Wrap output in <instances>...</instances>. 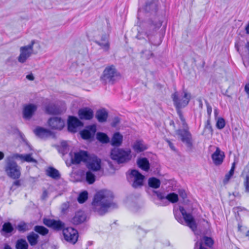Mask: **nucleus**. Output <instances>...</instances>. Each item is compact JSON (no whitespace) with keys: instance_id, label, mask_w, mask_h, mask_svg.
I'll list each match as a JSON object with an SVG mask.
<instances>
[{"instance_id":"obj_1","label":"nucleus","mask_w":249,"mask_h":249,"mask_svg":"<svg viewBox=\"0 0 249 249\" xmlns=\"http://www.w3.org/2000/svg\"><path fill=\"white\" fill-rule=\"evenodd\" d=\"M113 195L108 190H101L94 196L91 204V211L99 215H104L109 211L118 208L113 201Z\"/></svg>"},{"instance_id":"obj_2","label":"nucleus","mask_w":249,"mask_h":249,"mask_svg":"<svg viewBox=\"0 0 249 249\" xmlns=\"http://www.w3.org/2000/svg\"><path fill=\"white\" fill-rule=\"evenodd\" d=\"M183 95L181 98L178 97L177 92H175L172 95V98L174 102V104L177 108V113L179 116V118L181 121L182 124H185L186 122L183 116L181 108L184 107L189 103L191 99V94L188 93L186 90L183 91Z\"/></svg>"},{"instance_id":"obj_3","label":"nucleus","mask_w":249,"mask_h":249,"mask_svg":"<svg viewBox=\"0 0 249 249\" xmlns=\"http://www.w3.org/2000/svg\"><path fill=\"white\" fill-rule=\"evenodd\" d=\"M161 24L162 22L157 18H156L154 20L150 21L149 25L147 27L145 32V34L148 39L149 46L151 47V45L158 46L161 43L160 38L156 41L155 38L157 30L160 27Z\"/></svg>"},{"instance_id":"obj_4","label":"nucleus","mask_w":249,"mask_h":249,"mask_svg":"<svg viewBox=\"0 0 249 249\" xmlns=\"http://www.w3.org/2000/svg\"><path fill=\"white\" fill-rule=\"evenodd\" d=\"M120 75L119 72L114 66H109L104 70L101 76V80L105 84L107 83L113 84L120 77Z\"/></svg>"},{"instance_id":"obj_5","label":"nucleus","mask_w":249,"mask_h":249,"mask_svg":"<svg viewBox=\"0 0 249 249\" xmlns=\"http://www.w3.org/2000/svg\"><path fill=\"white\" fill-rule=\"evenodd\" d=\"M130 150L125 151L123 149L115 148L110 153L111 158L116 160L118 163L127 162L131 158Z\"/></svg>"},{"instance_id":"obj_6","label":"nucleus","mask_w":249,"mask_h":249,"mask_svg":"<svg viewBox=\"0 0 249 249\" xmlns=\"http://www.w3.org/2000/svg\"><path fill=\"white\" fill-rule=\"evenodd\" d=\"M5 171L7 175L12 178L17 179L20 176V167L15 161L10 159L6 161Z\"/></svg>"},{"instance_id":"obj_7","label":"nucleus","mask_w":249,"mask_h":249,"mask_svg":"<svg viewBox=\"0 0 249 249\" xmlns=\"http://www.w3.org/2000/svg\"><path fill=\"white\" fill-rule=\"evenodd\" d=\"M35 44V40H32L29 44L22 46L20 48V54L18 57V61L23 63L33 54V46Z\"/></svg>"},{"instance_id":"obj_8","label":"nucleus","mask_w":249,"mask_h":249,"mask_svg":"<svg viewBox=\"0 0 249 249\" xmlns=\"http://www.w3.org/2000/svg\"><path fill=\"white\" fill-rule=\"evenodd\" d=\"M176 134L180 138L181 141L189 149H192L193 144L192 135L187 129H178L176 130Z\"/></svg>"},{"instance_id":"obj_9","label":"nucleus","mask_w":249,"mask_h":249,"mask_svg":"<svg viewBox=\"0 0 249 249\" xmlns=\"http://www.w3.org/2000/svg\"><path fill=\"white\" fill-rule=\"evenodd\" d=\"M144 176L136 170H132L129 174V179L133 183L132 186L135 188L142 186Z\"/></svg>"},{"instance_id":"obj_10","label":"nucleus","mask_w":249,"mask_h":249,"mask_svg":"<svg viewBox=\"0 0 249 249\" xmlns=\"http://www.w3.org/2000/svg\"><path fill=\"white\" fill-rule=\"evenodd\" d=\"M70 155L71 157V162L74 164H79L81 162H86L89 156L87 151L83 150L74 152L73 156L72 153H70Z\"/></svg>"},{"instance_id":"obj_11","label":"nucleus","mask_w":249,"mask_h":249,"mask_svg":"<svg viewBox=\"0 0 249 249\" xmlns=\"http://www.w3.org/2000/svg\"><path fill=\"white\" fill-rule=\"evenodd\" d=\"M63 234L65 240L71 244H74L78 240V232L72 228L63 229Z\"/></svg>"},{"instance_id":"obj_12","label":"nucleus","mask_w":249,"mask_h":249,"mask_svg":"<svg viewBox=\"0 0 249 249\" xmlns=\"http://www.w3.org/2000/svg\"><path fill=\"white\" fill-rule=\"evenodd\" d=\"M179 209L181 214L183 218H182L183 219V221H184L186 222L187 225L191 229L192 231H196V230L197 226L192 215L190 213H187L183 207L180 206Z\"/></svg>"},{"instance_id":"obj_13","label":"nucleus","mask_w":249,"mask_h":249,"mask_svg":"<svg viewBox=\"0 0 249 249\" xmlns=\"http://www.w3.org/2000/svg\"><path fill=\"white\" fill-rule=\"evenodd\" d=\"M34 132L36 137L42 139L50 137L53 138L55 136L54 132L52 130L46 129L39 126L36 127L34 130Z\"/></svg>"},{"instance_id":"obj_14","label":"nucleus","mask_w":249,"mask_h":249,"mask_svg":"<svg viewBox=\"0 0 249 249\" xmlns=\"http://www.w3.org/2000/svg\"><path fill=\"white\" fill-rule=\"evenodd\" d=\"M86 163H87V167L92 171H97L101 169V160L95 156H89Z\"/></svg>"},{"instance_id":"obj_15","label":"nucleus","mask_w":249,"mask_h":249,"mask_svg":"<svg viewBox=\"0 0 249 249\" xmlns=\"http://www.w3.org/2000/svg\"><path fill=\"white\" fill-rule=\"evenodd\" d=\"M77 114L81 120H90L93 118L94 115L92 109L87 107L79 109Z\"/></svg>"},{"instance_id":"obj_16","label":"nucleus","mask_w":249,"mask_h":249,"mask_svg":"<svg viewBox=\"0 0 249 249\" xmlns=\"http://www.w3.org/2000/svg\"><path fill=\"white\" fill-rule=\"evenodd\" d=\"M43 223L47 226L57 231L63 230L65 227V224L60 220L44 218Z\"/></svg>"},{"instance_id":"obj_17","label":"nucleus","mask_w":249,"mask_h":249,"mask_svg":"<svg viewBox=\"0 0 249 249\" xmlns=\"http://www.w3.org/2000/svg\"><path fill=\"white\" fill-rule=\"evenodd\" d=\"M96 125H87L85 129L80 131V134L82 139L89 140L93 137L96 131Z\"/></svg>"},{"instance_id":"obj_18","label":"nucleus","mask_w":249,"mask_h":249,"mask_svg":"<svg viewBox=\"0 0 249 249\" xmlns=\"http://www.w3.org/2000/svg\"><path fill=\"white\" fill-rule=\"evenodd\" d=\"M224 158V153L219 147H216V150L212 155L213 161L216 166L220 165L222 163Z\"/></svg>"},{"instance_id":"obj_19","label":"nucleus","mask_w":249,"mask_h":249,"mask_svg":"<svg viewBox=\"0 0 249 249\" xmlns=\"http://www.w3.org/2000/svg\"><path fill=\"white\" fill-rule=\"evenodd\" d=\"M108 35H102L99 40H96L95 42L98 44L105 52H107L110 48V44L108 41Z\"/></svg>"},{"instance_id":"obj_20","label":"nucleus","mask_w":249,"mask_h":249,"mask_svg":"<svg viewBox=\"0 0 249 249\" xmlns=\"http://www.w3.org/2000/svg\"><path fill=\"white\" fill-rule=\"evenodd\" d=\"M45 112L49 115H59L63 113V110L60 107L54 104H49L45 107Z\"/></svg>"},{"instance_id":"obj_21","label":"nucleus","mask_w":249,"mask_h":249,"mask_svg":"<svg viewBox=\"0 0 249 249\" xmlns=\"http://www.w3.org/2000/svg\"><path fill=\"white\" fill-rule=\"evenodd\" d=\"M108 117V112L105 108L98 109L95 113V118L99 123H103L106 122Z\"/></svg>"},{"instance_id":"obj_22","label":"nucleus","mask_w":249,"mask_h":249,"mask_svg":"<svg viewBox=\"0 0 249 249\" xmlns=\"http://www.w3.org/2000/svg\"><path fill=\"white\" fill-rule=\"evenodd\" d=\"M86 219V215L83 211L76 212L72 218L71 222L75 225H78L84 222Z\"/></svg>"},{"instance_id":"obj_23","label":"nucleus","mask_w":249,"mask_h":249,"mask_svg":"<svg viewBox=\"0 0 249 249\" xmlns=\"http://www.w3.org/2000/svg\"><path fill=\"white\" fill-rule=\"evenodd\" d=\"M14 157L16 159H19L22 162H34L36 163V160L32 157L31 154H16L14 155Z\"/></svg>"},{"instance_id":"obj_24","label":"nucleus","mask_w":249,"mask_h":249,"mask_svg":"<svg viewBox=\"0 0 249 249\" xmlns=\"http://www.w3.org/2000/svg\"><path fill=\"white\" fill-rule=\"evenodd\" d=\"M137 164L141 169L145 171H148L149 169L150 164L149 161L145 158H140L137 160Z\"/></svg>"},{"instance_id":"obj_25","label":"nucleus","mask_w":249,"mask_h":249,"mask_svg":"<svg viewBox=\"0 0 249 249\" xmlns=\"http://www.w3.org/2000/svg\"><path fill=\"white\" fill-rule=\"evenodd\" d=\"M245 49L247 52H245L244 53H241V56L244 66L247 67L249 66V42H247L246 44Z\"/></svg>"},{"instance_id":"obj_26","label":"nucleus","mask_w":249,"mask_h":249,"mask_svg":"<svg viewBox=\"0 0 249 249\" xmlns=\"http://www.w3.org/2000/svg\"><path fill=\"white\" fill-rule=\"evenodd\" d=\"M46 175L55 179H58L60 177V174L59 171L56 169L52 167H49L46 170Z\"/></svg>"},{"instance_id":"obj_27","label":"nucleus","mask_w":249,"mask_h":249,"mask_svg":"<svg viewBox=\"0 0 249 249\" xmlns=\"http://www.w3.org/2000/svg\"><path fill=\"white\" fill-rule=\"evenodd\" d=\"M123 136L119 133H115L111 139V143L113 146H119L122 143Z\"/></svg>"},{"instance_id":"obj_28","label":"nucleus","mask_w":249,"mask_h":249,"mask_svg":"<svg viewBox=\"0 0 249 249\" xmlns=\"http://www.w3.org/2000/svg\"><path fill=\"white\" fill-rule=\"evenodd\" d=\"M38 238V235L34 232H31L27 236L28 241L30 245L32 246H34L37 244Z\"/></svg>"},{"instance_id":"obj_29","label":"nucleus","mask_w":249,"mask_h":249,"mask_svg":"<svg viewBox=\"0 0 249 249\" xmlns=\"http://www.w3.org/2000/svg\"><path fill=\"white\" fill-rule=\"evenodd\" d=\"M133 148L137 152H141L146 149L147 147L144 144L143 141H137L133 145Z\"/></svg>"},{"instance_id":"obj_30","label":"nucleus","mask_w":249,"mask_h":249,"mask_svg":"<svg viewBox=\"0 0 249 249\" xmlns=\"http://www.w3.org/2000/svg\"><path fill=\"white\" fill-rule=\"evenodd\" d=\"M15 248L16 249H28V244L25 239H20L17 241Z\"/></svg>"},{"instance_id":"obj_31","label":"nucleus","mask_w":249,"mask_h":249,"mask_svg":"<svg viewBox=\"0 0 249 249\" xmlns=\"http://www.w3.org/2000/svg\"><path fill=\"white\" fill-rule=\"evenodd\" d=\"M68 125H82L84 124L80 120L79 118L78 119L75 116H69L67 124Z\"/></svg>"},{"instance_id":"obj_32","label":"nucleus","mask_w":249,"mask_h":249,"mask_svg":"<svg viewBox=\"0 0 249 249\" xmlns=\"http://www.w3.org/2000/svg\"><path fill=\"white\" fill-rule=\"evenodd\" d=\"M148 185L153 188H158L160 185V181L159 179L155 178H151L148 179Z\"/></svg>"},{"instance_id":"obj_33","label":"nucleus","mask_w":249,"mask_h":249,"mask_svg":"<svg viewBox=\"0 0 249 249\" xmlns=\"http://www.w3.org/2000/svg\"><path fill=\"white\" fill-rule=\"evenodd\" d=\"M33 114V112H32L28 105L24 107L23 116L24 119L27 120L30 119L32 117Z\"/></svg>"},{"instance_id":"obj_34","label":"nucleus","mask_w":249,"mask_h":249,"mask_svg":"<svg viewBox=\"0 0 249 249\" xmlns=\"http://www.w3.org/2000/svg\"><path fill=\"white\" fill-rule=\"evenodd\" d=\"M48 124H64V122L60 117H53L48 120Z\"/></svg>"},{"instance_id":"obj_35","label":"nucleus","mask_w":249,"mask_h":249,"mask_svg":"<svg viewBox=\"0 0 249 249\" xmlns=\"http://www.w3.org/2000/svg\"><path fill=\"white\" fill-rule=\"evenodd\" d=\"M97 139L103 143H107L109 142V139L105 133L98 132L96 136Z\"/></svg>"},{"instance_id":"obj_36","label":"nucleus","mask_w":249,"mask_h":249,"mask_svg":"<svg viewBox=\"0 0 249 249\" xmlns=\"http://www.w3.org/2000/svg\"><path fill=\"white\" fill-rule=\"evenodd\" d=\"M235 167V162H234L232 164V166L231 170H230L229 173L225 175V178L223 181L224 183H227L230 180V179L231 178V177L233 176Z\"/></svg>"},{"instance_id":"obj_37","label":"nucleus","mask_w":249,"mask_h":249,"mask_svg":"<svg viewBox=\"0 0 249 249\" xmlns=\"http://www.w3.org/2000/svg\"><path fill=\"white\" fill-rule=\"evenodd\" d=\"M88 198V193L87 191H84L81 192L77 198V201L80 203H84Z\"/></svg>"},{"instance_id":"obj_38","label":"nucleus","mask_w":249,"mask_h":249,"mask_svg":"<svg viewBox=\"0 0 249 249\" xmlns=\"http://www.w3.org/2000/svg\"><path fill=\"white\" fill-rule=\"evenodd\" d=\"M35 231L42 235H45L48 233V230L42 226H36L35 227Z\"/></svg>"},{"instance_id":"obj_39","label":"nucleus","mask_w":249,"mask_h":249,"mask_svg":"<svg viewBox=\"0 0 249 249\" xmlns=\"http://www.w3.org/2000/svg\"><path fill=\"white\" fill-rule=\"evenodd\" d=\"M165 198L173 203L178 202V195L174 193L169 194L165 196Z\"/></svg>"},{"instance_id":"obj_40","label":"nucleus","mask_w":249,"mask_h":249,"mask_svg":"<svg viewBox=\"0 0 249 249\" xmlns=\"http://www.w3.org/2000/svg\"><path fill=\"white\" fill-rule=\"evenodd\" d=\"M13 230L12 224L9 222L5 223L2 226V231L6 233H11Z\"/></svg>"},{"instance_id":"obj_41","label":"nucleus","mask_w":249,"mask_h":249,"mask_svg":"<svg viewBox=\"0 0 249 249\" xmlns=\"http://www.w3.org/2000/svg\"><path fill=\"white\" fill-rule=\"evenodd\" d=\"M142 54V57L145 58L146 59H149L151 57L153 56V53L152 52V51L148 49H145L144 50H142L141 52Z\"/></svg>"},{"instance_id":"obj_42","label":"nucleus","mask_w":249,"mask_h":249,"mask_svg":"<svg viewBox=\"0 0 249 249\" xmlns=\"http://www.w3.org/2000/svg\"><path fill=\"white\" fill-rule=\"evenodd\" d=\"M86 180L89 184H92L95 180L94 175L90 171L86 173Z\"/></svg>"},{"instance_id":"obj_43","label":"nucleus","mask_w":249,"mask_h":249,"mask_svg":"<svg viewBox=\"0 0 249 249\" xmlns=\"http://www.w3.org/2000/svg\"><path fill=\"white\" fill-rule=\"evenodd\" d=\"M154 9V13H156L158 10V5L156 3V1H153L150 2L149 4L146 5V10Z\"/></svg>"},{"instance_id":"obj_44","label":"nucleus","mask_w":249,"mask_h":249,"mask_svg":"<svg viewBox=\"0 0 249 249\" xmlns=\"http://www.w3.org/2000/svg\"><path fill=\"white\" fill-rule=\"evenodd\" d=\"M59 151L61 152L63 155L67 153L68 151V145L66 142H62L60 144V147Z\"/></svg>"},{"instance_id":"obj_45","label":"nucleus","mask_w":249,"mask_h":249,"mask_svg":"<svg viewBox=\"0 0 249 249\" xmlns=\"http://www.w3.org/2000/svg\"><path fill=\"white\" fill-rule=\"evenodd\" d=\"M175 217L176 220L180 223L182 224L183 223V219L180 216L181 212L180 209L179 210H175L174 212Z\"/></svg>"},{"instance_id":"obj_46","label":"nucleus","mask_w":249,"mask_h":249,"mask_svg":"<svg viewBox=\"0 0 249 249\" xmlns=\"http://www.w3.org/2000/svg\"><path fill=\"white\" fill-rule=\"evenodd\" d=\"M203 240L206 245L208 247H211L213 244V239L210 237L205 236L203 238Z\"/></svg>"},{"instance_id":"obj_47","label":"nucleus","mask_w":249,"mask_h":249,"mask_svg":"<svg viewBox=\"0 0 249 249\" xmlns=\"http://www.w3.org/2000/svg\"><path fill=\"white\" fill-rule=\"evenodd\" d=\"M244 186L245 189V192L247 193H249V177H246L245 178L244 181Z\"/></svg>"},{"instance_id":"obj_48","label":"nucleus","mask_w":249,"mask_h":249,"mask_svg":"<svg viewBox=\"0 0 249 249\" xmlns=\"http://www.w3.org/2000/svg\"><path fill=\"white\" fill-rule=\"evenodd\" d=\"M68 131L71 133H74L78 131V126L80 125H67Z\"/></svg>"},{"instance_id":"obj_49","label":"nucleus","mask_w":249,"mask_h":249,"mask_svg":"<svg viewBox=\"0 0 249 249\" xmlns=\"http://www.w3.org/2000/svg\"><path fill=\"white\" fill-rule=\"evenodd\" d=\"M17 229L19 231L24 232L28 230L27 225L25 223H21L18 225Z\"/></svg>"},{"instance_id":"obj_50","label":"nucleus","mask_w":249,"mask_h":249,"mask_svg":"<svg viewBox=\"0 0 249 249\" xmlns=\"http://www.w3.org/2000/svg\"><path fill=\"white\" fill-rule=\"evenodd\" d=\"M242 175L244 176L245 177H249V161L247 165L245 167Z\"/></svg>"},{"instance_id":"obj_51","label":"nucleus","mask_w":249,"mask_h":249,"mask_svg":"<svg viewBox=\"0 0 249 249\" xmlns=\"http://www.w3.org/2000/svg\"><path fill=\"white\" fill-rule=\"evenodd\" d=\"M194 249H207L202 246V241H197L196 242Z\"/></svg>"},{"instance_id":"obj_52","label":"nucleus","mask_w":249,"mask_h":249,"mask_svg":"<svg viewBox=\"0 0 249 249\" xmlns=\"http://www.w3.org/2000/svg\"><path fill=\"white\" fill-rule=\"evenodd\" d=\"M122 123V122L121 121V118L119 117L116 116L113 118L111 124H117Z\"/></svg>"},{"instance_id":"obj_53","label":"nucleus","mask_w":249,"mask_h":249,"mask_svg":"<svg viewBox=\"0 0 249 249\" xmlns=\"http://www.w3.org/2000/svg\"><path fill=\"white\" fill-rule=\"evenodd\" d=\"M247 230V227H243L240 224L238 225V231L242 233H244L245 231Z\"/></svg>"},{"instance_id":"obj_54","label":"nucleus","mask_w":249,"mask_h":249,"mask_svg":"<svg viewBox=\"0 0 249 249\" xmlns=\"http://www.w3.org/2000/svg\"><path fill=\"white\" fill-rule=\"evenodd\" d=\"M178 193L180 196L183 199H184L186 197L187 195L184 190H179L178 191Z\"/></svg>"},{"instance_id":"obj_55","label":"nucleus","mask_w":249,"mask_h":249,"mask_svg":"<svg viewBox=\"0 0 249 249\" xmlns=\"http://www.w3.org/2000/svg\"><path fill=\"white\" fill-rule=\"evenodd\" d=\"M216 124H225V120L223 118H218Z\"/></svg>"},{"instance_id":"obj_56","label":"nucleus","mask_w":249,"mask_h":249,"mask_svg":"<svg viewBox=\"0 0 249 249\" xmlns=\"http://www.w3.org/2000/svg\"><path fill=\"white\" fill-rule=\"evenodd\" d=\"M205 131H207L211 134L213 133V130L211 125H205L204 128Z\"/></svg>"},{"instance_id":"obj_57","label":"nucleus","mask_w":249,"mask_h":249,"mask_svg":"<svg viewBox=\"0 0 249 249\" xmlns=\"http://www.w3.org/2000/svg\"><path fill=\"white\" fill-rule=\"evenodd\" d=\"M166 141L167 142L170 148L173 151H176V148L174 146L173 144L168 140H166Z\"/></svg>"},{"instance_id":"obj_58","label":"nucleus","mask_w":249,"mask_h":249,"mask_svg":"<svg viewBox=\"0 0 249 249\" xmlns=\"http://www.w3.org/2000/svg\"><path fill=\"white\" fill-rule=\"evenodd\" d=\"M29 107H30V108L31 109L32 112H33V113H34L36 109H37V106L35 105H33V104H29L28 105Z\"/></svg>"},{"instance_id":"obj_59","label":"nucleus","mask_w":249,"mask_h":249,"mask_svg":"<svg viewBox=\"0 0 249 249\" xmlns=\"http://www.w3.org/2000/svg\"><path fill=\"white\" fill-rule=\"evenodd\" d=\"M155 193H156V194H157V196L161 200V199H164V198H165V197H164V196H163V195H162V194L161 193L158 192H156Z\"/></svg>"},{"instance_id":"obj_60","label":"nucleus","mask_w":249,"mask_h":249,"mask_svg":"<svg viewBox=\"0 0 249 249\" xmlns=\"http://www.w3.org/2000/svg\"><path fill=\"white\" fill-rule=\"evenodd\" d=\"M235 48L236 49V50H237V51L241 54V53H244V52H241L240 50V47H239V43L236 42L235 43Z\"/></svg>"},{"instance_id":"obj_61","label":"nucleus","mask_w":249,"mask_h":249,"mask_svg":"<svg viewBox=\"0 0 249 249\" xmlns=\"http://www.w3.org/2000/svg\"><path fill=\"white\" fill-rule=\"evenodd\" d=\"M64 126L65 125H56V127H55V126H53L52 128V129L53 130L54 129H58L59 130H61L63 129Z\"/></svg>"},{"instance_id":"obj_62","label":"nucleus","mask_w":249,"mask_h":249,"mask_svg":"<svg viewBox=\"0 0 249 249\" xmlns=\"http://www.w3.org/2000/svg\"><path fill=\"white\" fill-rule=\"evenodd\" d=\"M48 196V192L46 190H44L42 193V198L45 199Z\"/></svg>"},{"instance_id":"obj_63","label":"nucleus","mask_w":249,"mask_h":249,"mask_svg":"<svg viewBox=\"0 0 249 249\" xmlns=\"http://www.w3.org/2000/svg\"><path fill=\"white\" fill-rule=\"evenodd\" d=\"M26 78L29 80L32 81L34 79V76L32 74H30L26 75Z\"/></svg>"},{"instance_id":"obj_64","label":"nucleus","mask_w":249,"mask_h":249,"mask_svg":"<svg viewBox=\"0 0 249 249\" xmlns=\"http://www.w3.org/2000/svg\"><path fill=\"white\" fill-rule=\"evenodd\" d=\"M245 91L249 95V84L246 85L245 87Z\"/></svg>"}]
</instances>
